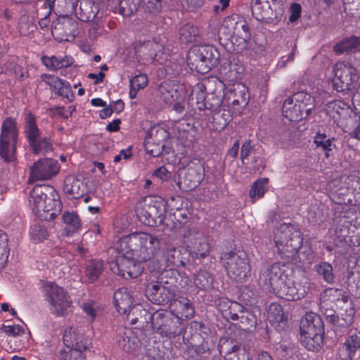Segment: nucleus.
<instances>
[{
  "mask_svg": "<svg viewBox=\"0 0 360 360\" xmlns=\"http://www.w3.org/2000/svg\"><path fill=\"white\" fill-rule=\"evenodd\" d=\"M120 255L110 263L111 271L126 279L136 278L143 271L142 262L155 258L160 252V238L146 232H135L117 242Z\"/></svg>",
  "mask_w": 360,
  "mask_h": 360,
  "instance_id": "obj_1",
  "label": "nucleus"
},
{
  "mask_svg": "<svg viewBox=\"0 0 360 360\" xmlns=\"http://www.w3.org/2000/svg\"><path fill=\"white\" fill-rule=\"evenodd\" d=\"M30 205L33 212L41 220L54 219L62 210L59 195L54 187L37 184L30 191Z\"/></svg>",
  "mask_w": 360,
  "mask_h": 360,
  "instance_id": "obj_2",
  "label": "nucleus"
},
{
  "mask_svg": "<svg viewBox=\"0 0 360 360\" xmlns=\"http://www.w3.org/2000/svg\"><path fill=\"white\" fill-rule=\"evenodd\" d=\"M323 323L321 317L308 313L300 323V342L309 351H318L323 342Z\"/></svg>",
  "mask_w": 360,
  "mask_h": 360,
  "instance_id": "obj_3",
  "label": "nucleus"
},
{
  "mask_svg": "<svg viewBox=\"0 0 360 360\" xmlns=\"http://www.w3.org/2000/svg\"><path fill=\"white\" fill-rule=\"evenodd\" d=\"M219 57V51L212 46H195L188 52L187 64L191 70L205 74L217 64Z\"/></svg>",
  "mask_w": 360,
  "mask_h": 360,
  "instance_id": "obj_4",
  "label": "nucleus"
},
{
  "mask_svg": "<svg viewBox=\"0 0 360 360\" xmlns=\"http://www.w3.org/2000/svg\"><path fill=\"white\" fill-rule=\"evenodd\" d=\"M302 240L300 232L291 224H281L274 234V242L278 252L285 258L295 256V253L301 248Z\"/></svg>",
  "mask_w": 360,
  "mask_h": 360,
  "instance_id": "obj_5",
  "label": "nucleus"
},
{
  "mask_svg": "<svg viewBox=\"0 0 360 360\" xmlns=\"http://www.w3.org/2000/svg\"><path fill=\"white\" fill-rule=\"evenodd\" d=\"M166 203L161 198L147 197L138 203L136 214L143 224L155 227L164 223Z\"/></svg>",
  "mask_w": 360,
  "mask_h": 360,
  "instance_id": "obj_6",
  "label": "nucleus"
},
{
  "mask_svg": "<svg viewBox=\"0 0 360 360\" xmlns=\"http://www.w3.org/2000/svg\"><path fill=\"white\" fill-rule=\"evenodd\" d=\"M315 100L310 94L300 91L288 98L283 105V115L291 122L307 117L315 106Z\"/></svg>",
  "mask_w": 360,
  "mask_h": 360,
  "instance_id": "obj_7",
  "label": "nucleus"
},
{
  "mask_svg": "<svg viewBox=\"0 0 360 360\" xmlns=\"http://www.w3.org/2000/svg\"><path fill=\"white\" fill-rule=\"evenodd\" d=\"M220 259L228 276L237 282H243L250 274L248 256L243 250L224 252Z\"/></svg>",
  "mask_w": 360,
  "mask_h": 360,
  "instance_id": "obj_8",
  "label": "nucleus"
},
{
  "mask_svg": "<svg viewBox=\"0 0 360 360\" xmlns=\"http://www.w3.org/2000/svg\"><path fill=\"white\" fill-rule=\"evenodd\" d=\"M51 312L56 316H65L70 311L72 301L64 289L53 282H46L42 286Z\"/></svg>",
  "mask_w": 360,
  "mask_h": 360,
  "instance_id": "obj_9",
  "label": "nucleus"
},
{
  "mask_svg": "<svg viewBox=\"0 0 360 360\" xmlns=\"http://www.w3.org/2000/svg\"><path fill=\"white\" fill-rule=\"evenodd\" d=\"M334 85L338 91H354L356 89L359 74L349 61H339L334 68Z\"/></svg>",
  "mask_w": 360,
  "mask_h": 360,
  "instance_id": "obj_10",
  "label": "nucleus"
},
{
  "mask_svg": "<svg viewBox=\"0 0 360 360\" xmlns=\"http://www.w3.org/2000/svg\"><path fill=\"white\" fill-rule=\"evenodd\" d=\"M222 28L228 30V36L232 38L233 44H238V51L246 48L250 40L251 34L247 21L241 16L233 15L226 18L222 25Z\"/></svg>",
  "mask_w": 360,
  "mask_h": 360,
  "instance_id": "obj_11",
  "label": "nucleus"
},
{
  "mask_svg": "<svg viewBox=\"0 0 360 360\" xmlns=\"http://www.w3.org/2000/svg\"><path fill=\"white\" fill-rule=\"evenodd\" d=\"M183 239L188 254L193 258L203 259L209 255L210 244L207 238L198 228L186 229L183 235Z\"/></svg>",
  "mask_w": 360,
  "mask_h": 360,
  "instance_id": "obj_12",
  "label": "nucleus"
},
{
  "mask_svg": "<svg viewBox=\"0 0 360 360\" xmlns=\"http://www.w3.org/2000/svg\"><path fill=\"white\" fill-rule=\"evenodd\" d=\"M18 130L15 122L11 118L6 119L1 126L0 135V156L6 162L15 158Z\"/></svg>",
  "mask_w": 360,
  "mask_h": 360,
  "instance_id": "obj_13",
  "label": "nucleus"
},
{
  "mask_svg": "<svg viewBox=\"0 0 360 360\" xmlns=\"http://www.w3.org/2000/svg\"><path fill=\"white\" fill-rule=\"evenodd\" d=\"M288 278L285 266L276 263L260 272L259 281L260 284L277 295Z\"/></svg>",
  "mask_w": 360,
  "mask_h": 360,
  "instance_id": "obj_14",
  "label": "nucleus"
},
{
  "mask_svg": "<svg viewBox=\"0 0 360 360\" xmlns=\"http://www.w3.org/2000/svg\"><path fill=\"white\" fill-rule=\"evenodd\" d=\"M277 0H253L252 3V13L258 21L274 23L278 21L283 16V8L276 9Z\"/></svg>",
  "mask_w": 360,
  "mask_h": 360,
  "instance_id": "obj_15",
  "label": "nucleus"
},
{
  "mask_svg": "<svg viewBox=\"0 0 360 360\" xmlns=\"http://www.w3.org/2000/svg\"><path fill=\"white\" fill-rule=\"evenodd\" d=\"M60 170L58 162L51 158L39 160L30 169L29 183L47 180L56 176Z\"/></svg>",
  "mask_w": 360,
  "mask_h": 360,
  "instance_id": "obj_16",
  "label": "nucleus"
},
{
  "mask_svg": "<svg viewBox=\"0 0 360 360\" xmlns=\"http://www.w3.org/2000/svg\"><path fill=\"white\" fill-rule=\"evenodd\" d=\"M309 289V283L306 278L300 281H293L288 278L277 295L288 301H296L303 298Z\"/></svg>",
  "mask_w": 360,
  "mask_h": 360,
  "instance_id": "obj_17",
  "label": "nucleus"
},
{
  "mask_svg": "<svg viewBox=\"0 0 360 360\" xmlns=\"http://www.w3.org/2000/svg\"><path fill=\"white\" fill-rule=\"evenodd\" d=\"M63 340L67 348L87 350L91 347V340L78 328L67 327L63 332Z\"/></svg>",
  "mask_w": 360,
  "mask_h": 360,
  "instance_id": "obj_18",
  "label": "nucleus"
},
{
  "mask_svg": "<svg viewBox=\"0 0 360 360\" xmlns=\"http://www.w3.org/2000/svg\"><path fill=\"white\" fill-rule=\"evenodd\" d=\"M146 295L149 300L156 304H164L174 297L160 280L146 285Z\"/></svg>",
  "mask_w": 360,
  "mask_h": 360,
  "instance_id": "obj_19",
  "label": "nucleus"
},
{
  "mask_svg": "<svg viewBox=\"0 0 360 360\" xmlns=\"http://www.w3.org/2000/svg\"><path fill=\"white\" fill-rule=\"evenodd\" d=\"M203 177V170L200 166L189 167L186 169L184 177L176 184L180 190L191 191L200 185Z\"/></svg>",
  "mask_w": 360,
  "mask_h": 360,
  "instance_id": "obj_20",
  "label": "nucleus"
},
{
  "mask_svg": "<svg viewBox=\"0 0 360 360\" xmlns=\"http://www.w3.org/2000/svg\"><path fill=\"white\" fill-rule=\"evenodd\" d=\"M206 98L205 95V87L202 84H197L192 89V91L189 96L188 101L192 105L195 104L196 108L202 110L205 109H209L210 110H215L220 106L221 101L217 98L214 104H210L207 102H205Z\"/></svg>",
  "mask_w": 360,
  "mask_h": 360,
  "instance_id": "obj_21",
  "label": "nucleus"
},
{
  "mask_svg": "<svg viewBox=\"0 0 360 360\" xmlns=\"http://www.w3.org/2000/svg\"><path fill=\"white\" fill-rule=\"evenodd\" d=\"M167 136V133L164 129H152L145 140L146 151L153 157L159 156L162 151L161 148L163 146L162 141Z\"/></svg>",
  "mask_w": 360,
  "mask_h": 360,
  "instance_id": "obj_22",
  "label": "nucleus"
},
{
  "mask_svg": "<svg viewBox=\"0 0 360 360\" xmlns=\"http://www.w3.org/2000/svg\"><path fill=\"white\" fill-rule=\"evenodd\" d=\"M171 300L170 311L178 319L184 320L193 318L195 309L187 297H180Z\"/></svg>",
  "mask_w": 360,
  "mask_h": 360,
  "instance_id": "obj_23",
  "label": "nucleus"
},
{
  "mask_svg": "<svg viewBox=\"0 0 360 360\" xmlns=\"http://www.w3.org/2000/svg\"><path fill=\"white\" fill-rule=\"evenodd\" d=\"M162 49L160 44L155 41H148L140 46L139 51L148 62L162 64L165 59Z\"/></svg>",
  "mask_w": 360,
  "mask_h": 360,
  "instance_id": "obj_24",
  "label": "nucleus"
},
{
  "mask_svg": "<svg viewBox=\"0 0 360 360\" xmlns=\"http://www.w3.org/2000/svg\"><path fill=\"white\" fill-rule=\"evenodd\" d=\"M357 181L355 176L342 175L338 179H334L330 183V188L334 194L338 195H347L349 191L355 190Z\"/></svg>",
  "mask_w": 360,
  "mask_h": 360,
  "instance_id": "obj_25",
  "label": "nucleus"
},
{
  "mask_svg": "<svg viewBox=\"0 0 360 360\" xmlns=\"http://www.w3.org/2000/svg\"><path fill=\"white\" fill-rule=\"evenodd\" d=\"M188 252L184 248H168L165 252V262L169 267H184L188 262Z\"/></svg>",
  "mask_w": 360,
  "mask_h": 360,
  "instance_id": "obj_26",
  "label": "nucleus"
},
{
  "mask_svg": "<svg viewBox=\"0 0 360 360\" xmlns=\"http://www.w3.org/2000/svg\"><path fill=\"white\" fill-rule=\"evenodd\" d=\"M64 192L72 198L82 197L86 191L85 184L75 176L70 175L64 181Z\"/></svg>",
  "mask_w": 360,
  "mask_h": 360,
  "instance_id": "obj_27",
  "label": "nucleus"
},
{
  "mask_svg": "<svg viewBox=\"0 0 360 360\" xmlns=\"http://www.w3.org/2000/svg\"><path fill=\"white\" fill-rule=\"evenodd\" d=\"M41 63L50 71H56L59 69L66 68L73 64V58L69 56H43Z\"/></svg>",
  "mask_w": 360,
  "mask_h": 360,
  "instance_id": "obj_28",
  "label": "nucleus"
},
{
  "mask_svg": "<svg viewBox=\"0 0 360 360\" xmlns=\"http://www.w3.org/2000/svg\"><path fill=\"white\" fill-rule=\"evenodd\" d=\"M219 351L224 357L236 352H241L242 359L239 360H250L249 354L245 349H240V345L231 338H221L219 342Z\"/></svg>",
  "mask_w": 360,
  "mask_h": 360,
  "instance_id": "obj_29",
  "label": "nucleus"
},
{
  "mask_svg": "<svg viewBox=\"0 0 360 360\" xmlns=\"http://www.w3.org/2000/svg\"><path fill=\"white\" fill-rule=\"evenodd\" d=\"M342 360H352L357 351H360V331L350 334L342 345Z\"/></svg>",
  "mask_w": 360,
  "mask_h": 360,
  "instance_id": "obj_30",
  "label": "nucleus"
},
{
  "mask_svg": "<svg viewBox=\"0 0 360 360\" xmlns=\"http://www.w3.org/2000/svg\"><path fill=\"white\" fill-rule=\"evenodd\" d=\"M114 302L119 313L129 314L130 308L133 304L132 297L126 288H120L114 293Z\"/></svg>",
  "mask_w": 360,
  "mask_h": 360,
  "instance_id": "obj_31",
  "label": "nucleus"
},
{
  "mask_svg": "<svg viewBox=\"0 0 360 360\" xmlns=\"http://www.w3.org/2000/svg\"><path fill=\"white\" fill-rule=\"evenodd\" d=\"M161 98L167 103H172L175 101H183L185 96L181 94L177 89L169 82H163L159 86Z\"/></svg>",
  "mask_w": 360,
  "mask_h": 360,
  "instance_id": "obj_32",
  "label": "nucleus"
},
{
  "mask_svg": "<svg viewBox=\"0 0 360 360\" xmlns=\"http://www.w3.org/2000/svg\"><path fill=\"white\" fill-rule=\"evenodd\" d=\"M328 217V208L321 203L311 205L307 212V219L313 225L322 224Z\"/></svg>",
  "mask_w": 360,
  "mask_h": 360,
  "instance_id": "obj_33",
  "label": "nucleus"
},
{
  "mask_svg": "<svg viewBox=\"0 0 360 360\" xmlns=\"http://www.w3.org/2000/svg\"><path fill=\"white\" fill-rule=\"evenodd\" d=\"M117 342L119 347L128 353L136 350L141 345L139 340L130 329H127L122 335H119Z\"/></svg>",
  "mask_w": 360,
  "mask_h": 360,
  "instance_id": "obj_34",
  "label": "nucleus"
},
{
  "mask_svg": "<svg viewBox=\"0 0 360 360\" xmlns=\"http://www.w3.org/2000/svg\"><path fill=\"white\" fill-rule=\"evenodd\" d=\"M333 50L338 54L345 52L349 53L360 52V38L355 36L345 38L340 43L335 44Z\"/></svg>",
  "mask_w": 360,
  "mask_h": 360,
  "instance_id": "obj_35",
  "label": "nucleus"
},
{
  "mask_svg": "<svg viewBox=\"0 0 360 360\" xmlns=\"http://www.w3.org/2000/svg\"><path fill=\"white\" fill-rule=\"evenodd\" d=\"M24 133L29 144L42 136L37 124L35 117L30 112L25 117Z\"/></svg>",
  "mask_w": 360,
  "mask_h": 360,
  "instance_id": "obj_36",
  "label": "nucleus"
},
{
  "mask_svg": "<svg viewBox=\"0 0 360 360\" xmlns=\"http://www.w3.org/2000/svg\"><path fill=\"white\" fill-rule=\"evenodd\" d=\"M229 98L231 100L233 105L245 107L249 102L250 95L247 87L238 84L234 86Z\"/></svg>",
  "mask_w": 360,
  "mask_h": 360,
  "instance_id": "obj_37",
  "label": "nucleus"
},
{
  "mask_svg": "<svg viewBox=\"0 0 360 360\" xmlns=\"http://www.w3.org/2000/svg\"><path fill=\"white\" fill-rule=\"evenodd\" d=\"M177 275H179L178 271L173 269V267H171L168 270L162 271L159 277L160 282L163 283L164 285H166L167 290H169L174 297L175 296L176 290L178 288Z\"/></svg>",
  "mask_w": 360,
  "mask_h": 360,
  "instance_id": "obj_38",
  "label": "nucleus"
},
{
  "mask_svg": "<svg viewBox=\"0 0 360 360\" xmlns=\"http://www.w3.org/2000/svg\"><path fill=\"white\" fill-rule=\"evenodd\" d=\"M314 270L325 282L328 284L335 283V276L333 265L328 262H321L314 266Z\"/></svg>",
  "mask_w": 360,
  "mask_h": 360,
  "instance_id": "obj_39",
  "label": "nucleus"
},
{
  "mask_svg": "<svg viewBox=\"0 0 360 360\" xmlns=\"http://www.w3.org/2000/svg\"><path fill=\"white\" fill-rule=\"evenodd\" d=\"M179 36L181 43L190 44L198 41L199 39V31L192 24L186 23L180 27Z\"/></svg>",
  "mask_w": 360,
  "mask_h": 360,
  "instance_id": "obj_40",
  "label": "nucleus"
},
{
  "mask_svg": "<svg viewBox=\"0 0 360 360\" xmlns=\"http://www.w3.org/2000/svg\"><path fill=\"white\" fill-rule=\"evenodd\" d=\"M103 271V262L100 259L89 261L85 269V277L90 283L96 281Z\"/></svg>",
  "mask_w": 360,
  "mask_h": 360,
  "instance_id": "obj_41",
  "label": "nucleus"
},
{
  "mask_svg": "<svg viewBox=\"0 0 360 360\" xmlns=\"http://www.w3.org/2000/svg\"><path fill=\"white\" fill-rule=\"evenodd\" d=\"M194 284L200 290H207L212 287L213 276L206 270H200L194 276Z\"/></svg>",
  "mask_w": 360,
  "mask_h": 360,
  "instance_id": "obj_42",
  "label": "nucleus"
},
{
  "mask_svg": "<svg viewBox=\"0 0 360 360\" xmlns=\"http://www.w3.org/2000/svg\"><path fill=\"white\" fill-rule=\"evenodd\" d=\"M74 21L68 17H62L54 21L51 25L52 34H69L72 30L70 26H74Z\"/></svg>",
  "mask_w": 360,
  "mask_h": 360,
  "instance_id": "obj_43",
  "label": "nucleus"
},
{
  "mask_svg": "<svg viewBox=\"0 0 360 360\" xmlns=\"http://www.w3.org/2000/svg\"><path fill=\"white\" fill-rule=\"evenodd\" d=\"M323 300H328L332 302L342 301L346 303L348 301V295L342 289L336 288H328L321 295Z\"/></svg>",
  "mask_w": 360,
  "mask_h": 360,
  "instance_id": "obj_44",
  "label": "nucleus"
},
{
  "mask_svg": "<svg viewBox=\"0 0 360 360\" xmlns=\"http://www.w3.org/2000/svg\"><path fill=\"white\" fill-rule=\"evenodd\" d=\"M30 146L35 154H44L52 150V143L48 136H41L30 143Z\"/></svg>",
  "mask_w": 360,
  "mask_h": 360,
  "instance_id": "obj_45",
  "label": "nucleus"
},
{
  "mask_svg": "<svg viewBox=\"0 0 360 360\" xmlns=\"http://www.w3.org/2000/svg\"><path fill=\"white\" fill-rule=\"evenodd\" d=\"M267 184V179L263 178L257 180L252 185L250 191V196L252 199V202L255 201V199L263 197L266 189V185Z\"/></svg>",
  "mask_w": 360,
  "mask_h": 360,
  "instance_id": "obj_46",
  "label": "nucleus"
},
{
  "mask_svg": "<svg viewBox=\"0 0 360 360\" xmlns=\"http://www.w3.org/2000/svg\"><path fill=\"white\" fill-rule=\"evenodd\" d=\"M8 255V238L6 234L0 230V269L6 264Z\"/></svg>",
  "mask_w": 360,
  "mask_h": 360,
  "instance_id": "obj_47",
  "label": "nucleus"
},
{
  "mask_svg": "<svg viewBox=\"0 0 360 360\" xmlns=\"http://www.w3.org/2000/svg\"><path fill=\"white\" fill-rule=\"evenodd\" d=\"M268 319L270 322L280 323L283 321L284 311L281 305L277 303H272L268 309Z\"/></svg>",
  "mask_w": 360,
  "mask_h": 360,
  "instance_id": "obj_48",
  "label": "nucleus"
},
{
  "mask_svg": "<svg viewBox=\"0 0 360 360\" xmlns=\"http://www.w3.org/2000/svg\"><path fill=\"white\" fill-rule=\"evenodd\" d=\"M297 255L299 262L303 264H311L316 260V253L314 250L309 246H304L302 248V250L299 252L297 250V253H295L294 258Z\"/></svg>",
  "mask_w": 360,
  "mask_h": 360,
  "instance_id": "obj_49",
  "label": "nucleus"
},
{
  "mask_svg": "<svg viewBox=\"0 0 360 360\" xmlns=\"http://www.w3.org/2000/svg\"><path fill=\"white\" fill-rule=\"evenodd\" d=\"M314 143L317 148H321L325 150V156L328 158L330 156L329 151L332 150V140L328 139L324 134H318L315 136Z\"/></svg>",
  "mask_w": 360,
  "mask_h": 360,
  "instance_id": "obj_50",
  "label": "nucleus"
},
{
  "mask_svg": "<svg viewBox=\"0 0 360 360\" xmlns=\"http://www.w3.org/2000/svg\"><path fill=\"white\" fill-rule=\"evenodd\" d=\"M214 112L213 121L219 124V128H224L231 120L230 112L226 110H212Z\"/></svg>",
  "mask_w": 360,
  "mask_h": 360,
  "instance_id": "obj_51",
  "label": "nucleus"
},
{
  "mask_svg": "<svg viewBox=\"0 0 360 360\" xmlns=\"http://www.w3.org/2000/svg\"><path fill=\"white\" fill-rule=\"evenodd\" d=\"M84 350L66 348L60 351V359L62 360H84L85 358L82 354Z\"/></svg>",
  "mask_w": 360,
  "mask_h": 360,
  "instance_id": "obj_52",
  "label": "nucleus"
},
{
  "mask_svg": "<svg viewBox=\"0 0 360 360\" xmlns=\"http://www.w3.org/2000/svg\"><path fill=\"white\" fill-rule=\"evenodd\" d=\"M347 108L345 103L340 101H335L327 104L326 111L327 113L332 117L335 118V114L341 115L344 111L347 110Z\"/></svg>",
  "mask_w": 360,
  "mask_h": 360,
  "instance_id": "obj_53",
  "label": "nucleus"
},
{
  "mask_svg": "<svg viewBox=\"0 0 360 360\" xmlns=\"http://www.w3.org/2000/svg\"><path fill=\"white\" fill-rule=\"evenodd\" d=\"M40 77L41 80L49 85L55 92L57 91L58 89H60V87L62 86L61 85L64 82L63 80L57 76L50 74H42Z\"/></svg>",
  "mask_w": 360,
  "mask_h": 360,
  "instance_id": "obj_54",
  "label": "nucleus"
},
{
  "mask_svg": "<svg viewBox=\"0 0 360 360\" xmlns=\"http://www.w3.org/2000/svg\"><path fill=\"white\" fill-rule=\"evenodd\" d=\"M228 309L229 310L230 318L233 321H237L240 319V322L243 323V320L246 321L248 319V317L244 316L243 315L241 316H238V312H243L244 307L236 302H230Z\"/></svg>",
  "mask_w": 360,
  "mask_h": 360,
  "instance_id": "obj_55",
  "label": "nucleus"
},
{
  "mask_svg": "<svg viewBox=\"0 0 360 360\" xmlns=\"http://www.w3.org/2000/svg\"><path fill=\"white\" fill-rule=\"evenodd\" d=\"M63 220L73 231L79 229L81 226L80 220L75 212H65L63 214Z\"/></svg>",
  "mask_w": 360,
  "mask_h": 360,
  "instance_id": "obj_56",
  "label": "nucleus"
},
{
  "mask_svg": "<svg viewBox=\"0 0 360 360\" xmlns=\"http://www.w3.org/2000/svg\"><path fill=\"white\" fill-rule=\"evenodd\" d=\"M30 236L34 241H41L47 236V231L44 226L34 224L30 228Z\"/></svg>",
  "mask_w": 360,
  "mask_h": 360,
  "instance_id": "obj_57",
  "label": "nucleus"
},
{
  "mask_svg": "<svg viewBox=\"0 0 360 360\" xmlns=\"http://www.w3.org/2000/svg\"><path fill=\"white\" fill-rule=\"evenodd\" d=\"M351 229V222L345 217H343L339 221V226L336 228V233L340 237H347L350 232H354Z\"/></svg>",
  "mask_w": 360,
  "mask_h": 360,
  "instance_id": "obj_58",
  "label": "nucleus"
},
{
  "mask_svg": "<svg viewBox=\"0 0 360 360\" xmlns=\"http://www.w3.org/2000/svg\"><path fill=\"white\" fill-rule=\"evenodd\" d=\"M62 86L56 91V94L65 98L69 102L74 100L75 96L71 89V85L68 82L64 81L61 85Z\"/></svg>",
  "mask_w": 360,
  "mask_h": 360,
  "instance_id": "obj_59",
  "label": "nucleus"
},
{
  "mask_svg": "<svg viewBox=\"0 0 360 360\" xmlns=\"http://www.w3.org/2000/svg\"><path fill=\"white\" fill-rule=\"evenodd\" d=\"M145 10L153 14L159 13L162 8V0H143Z\"/></svg>",
  "mask_w": 360,
  "mask_h": 360,
  "instance_id": "obj_60",
  "label": "nucleus"
},
{
  "mask_svg": "<svg viewBox=\"0 0 360 360\" xmlns=\"http://www.w3.org/2000/svg\"><path fill=\"white\" fill-rule=\"evenodd\" d=\"M148 83V77L143 74L136 75L130 80V86H132V88H136V89L145 88Z\"/></svg>",
  "mask_w": 360,
  "mask_h": 360,
  "instance_id": "obj_61",
  "label": "nucleus"
},
{
  "mask_svg": "<svg viewBox=\"0 0 360 360\" xmlns=\"http://www.w3.org/2000/svg\"><path fill=\"white\" fill-rule=\"evenodd\" d=\"M1 330L9 336H19L25 333L24 328L19 325L6 326L4 324Z\"/></svg>",
  "mask_w": 360,
  "mask_h": 360,
  "instance_id": "obj_62",
  "label": "nucleus"
},
{
  "mask_svg": "<svg viewBox=\"0 0 360 360\" xmlns=\"http://www.w3.org/2000/svg\"><path fill=\"white\" fill-rule=\"evenodd\" d=\"M91 2L89 1L80 2V10L82 12L84 13V15L81 16V20L82 21H89L96 16V13L95 11H93L92 10L91 11H88V7L91 8Z\"/></svg>",
  "mask_w": 360,
  "mask_h": 360,
  "instance_id": "obj_63",
  "label": "nucleus"
},
{
  "mask_svg": "<svg viewBox=\"0 0 360 360\" xmlns=\"http://www.w3.org/2000/svg\"><path fill=\"white\" fill-rule=\"evenodd\" d=\"M19 30L22 34L27 35L29 33L33 32L34 25L32 22L28 20L27 17L24 16L20 20Z\"/></svg>",
  "mask_w": 360,
  "mask_h": 360,
  "instance_id": "obj_64",
  "label": "nucleus"
}]
</instances>
